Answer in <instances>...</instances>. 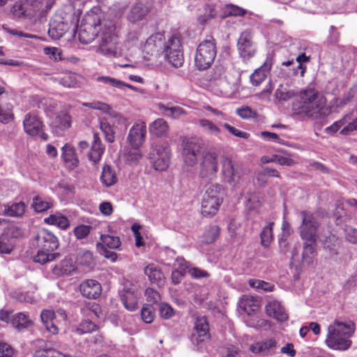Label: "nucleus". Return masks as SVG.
Listing matches in <instances>:
<instances>
[{
    "label": "nucleus",
    "instance_id": "obj_1",
    "mask_svg": "<svg viewBox=\"0 0 357 357\" xmlns=\"http://www.w3.org/2000/svg\"><path fill=\"white\" fill-rule=\"evenodd\" d=\"M84 23L79 29L78 37L82 43L89 44L97 39L98 50L105 56L117 54L118 36L113 20L103 17L99 8L87 13Z\"/></svg>",
    "mask_w": 357,
    "mask_h": 357
},
{
    "label": "nucleus",
    "instance_id": "obj_2",
    "mask_svg": "<svg viewBox=\"0 0 357 357\" xmlns=\"http://www.w3.org/2000/svg\"><path fill=\"white\" fill-rule=\"evenodd\" d=\"M354 324L351 321L335 319L328 326L325 343L333 350L346 351L351 346L350 337L354 333Z\"/></svg>",
    "mask_w": 357,
    "mask_h": 357
},
{
    "label": "nucleus",
    "instance_id": "obj_3",
    "mask_svg": "<svg viewBox=\"0 0 357 357\" xmlns=\"http://www.w3.org/2000/svg\"><path fill=\"white\" fill-rule=\"evenodd\" d=\"M37 243L39 250L34 257V261L37 263L45 264L52 261L59 257L58 252H53L59 246L57 237L47 229H41L37 236Z\"/></svg>",
    "mask_w": 357,
    "mask_h": 357
},
{
    "label": "nucleus",
    "instance_id": "obj_4",
    "mask_svg": "<svg viewBox=\"0 0 357 357\" xmlns=\"http://www.w3.org/2000/svg\"><path fill=\"white\" fill-rule=\"evenodd\" d=\"M225 190L219 184L208 185L202 199V214L206 217H212L218 211L222 203Z\"/></svg>",
    "mask_w": 357,
    "mask_h": 357
},
{
    "label": "nucleus",
    "instance_id": "obj_5",
    "mask_svg": "<svg viewBox=\"0 0 357 357\" xmlns=\"http://www.w3.org/2000/svg\"><path fill=\"white\" fill-rule=\"evenodd\" d=\"M217 55L215 40L211 37L202 41L197 47L195 65L199 70L208 69L213 63Z\"/></svg>",
    "mask_w": 357,
    "mask_h": 357
},
{
    "label": "nucleus",
    "instance_id": "obj_6",
    "mask_svg": "<svg viewBox=\"0 0 357 357\" xmlns=\"http://www.w3.org/2000/svg\"><path fill=\"white\" fill-rule=\"evenodd\" d=\"M149 159L157 171L166 170L169 164L170 149L168 143L160 140L151 143Z\"/></svg>",
    "mask_w": 357,
    "mask_h": 357
},
{
    "label": "nucleus",
    "instance_id": "obj_7",
    "mask_svg": "<svg viewBox=\"0 0 357 357\" xmlns=\"http://www.w3.org/2000/svg\"><path fill=\"white\" fill-rule=\"evenodd\" d=\"M165 59L174 68L181 67L184 61L181 39L176 34L171 36L166 41L162 54Z\"/></svg>",
    "mask_w": 357,
    "mask_h": 357
},
{
    "label": "nucleus",
    "instance_id": "obj_8",
    "mask_svg": "<svg viewBox=\"0 0 357 357\" xmlns=\"http://www.w3.org/2000/svg\"><path fill=\"white\" fill-rule=\"evenodd\" d=\"M182 157L188 166H194L198 158L204 153V144L197 137H184L182 140Z\"/></svg>",
    "mask_w": 357,
    "mask_h": 357
},
{
    "label": "nucleus",
    "instance_id": "obj_9",
    "mask_svg": "<svg viewBox=\"0 0 357 357\" xmlns=\"http://www.w3.org/2000/svg\"><path fill=\"white\" fill-rule=\"evenodd\" d=\"M298 102L293 104L294 110L303 109V112H310L311 109H316L320 107L319 92L312 87H307L301 90L298 93Z\"/></svg>",
    "mask_w": 357,
    "mask_h": 357
},
{
    "label": "nucleus",
    "instance_id": "obj_10",
    "mask_svg": "<svg viewBox=\"0 0 357 357\" xmlns=\"http://www.w3.org/2000/svg\"><path fill=\"white\" fill-rule=\"evenodd\" d=\"M218 169V155L213 151L204 152L200 163L199 176L202 178L213 179Z\"/></svg>",
    "mask_w": 357,
    "mask_h": 357
},
{
    "label": "nucleus",
    "instance_id": "obj_11",
    "mask_svg": "<svg viewBox=\"0 0 357 357\" xmlns=\"http://www.w3.org/2000/svg\"><path fill=\"white\" fill-rule=\"evenodd\" d=\"M301 217L302 219V224L300 227L301 238L306 241L315 240L319 226L316 218L312 213L305 211L301 213Z\"/></svg>",
    "mask_w": 357,
    "mask_h": 357
},
{
    "label": "nucleus",
    "instance_id": "obj_12",
    "mask_svg": "<svg viewBox=\"0 0 357 357\" xmlns=\"http://www.w3.org/2000/svg\"><path fill=\"white\" fill-rule=\"evenodd\" d=\"M165 36L161 33L151 35L146 41L143 52L150 57L149 60L156 59L160 54H162L165 45Z\"/></svg>",
    "mask_w": 357,
    "mask_h": 357
},
{
    "label": "nucleus",
    "instance_id": "obj_13",
    "mask_svg": "<svg viewBox=\"0 0 357 357\" xmlns=\"http://www.w3.org/2000/svg\"><path fill=\"white\" fill-rule=\"evenodd\" d=\"M237 45L239 54L245 61L253 57L257 52V47L252 42V34L248 30L241 34Z\"/></svg>",
    "mask_w": 357,
    "mask_h": 357
},
{
    "label": "nucleus",
    "instance_id": "obj_14",
    "mask_svg": "<svg viewBox=\"0 0 357 357\" xmlns=\"http://www.w3.org/2000/svg\"><path fill=\"white\" fill-rule=\"evenodd\" d=\"M152 6L151 0H137L131 6L127 14V19L132 23H135L144 19L149 13Z\"/></svg>",
    "mask_w": 357,
    "mask_h": 357
},
{
    "label": "nucleus",
    "instance_id": "obj_15",
    "mask_svg": "<svg viewBox=\"0 0 357 357\" xmlns=\"http://www.w3.org/2000/svg\"><path fill=\"white\" fill-rule=\"evenodd\" d=\"M67 21L61 15L55 14L50 20L48 35L54 40L60 39L68 30Z\"/></svg>",
    "mask_w": 357,
    "mask_h": 357
},
{
    "label": "nucleus",
    "instance_id": "obj_16",
    "mask_svg": "<svg viewBox=\"0 0 357 357\" xmlns=\"http://www.w3.org/2000/svg\"><path fill=\"white\" fill-rule=\"evenodd\" d=\"M146 124L143 121L136 122L130 128L128 140L131 146L140 147L145 141Z\"/></svg>",
    "mask_w": 357,
    "mask_h": 357
},
{
    "label": "nucleus",
    "instance_id": "obj_17",
    "mask_svg": "<svg viewBox=\"0 0 357 357\" xmlns=\"http://www.w3.org/2000/svg\"><path fill=\"white\" fill-rule=\"evenodd\" d=\"M192 341L197 344L204 342L210 338L209 326L205 317H197L195 321Z\"/></svg>",
    "mask_w": 357,
    "mask_h": 357
},
{
    "label": "nucleus",
    "instance_id": "obj_18",
    "mask_svg": "<svg viewBox=\"0 0 357 357\" xmlns=\"http://www.w3.org/2000/svg\"><path fill=\"white\" fill-rule=\"evenodd\" d=\"M273 63L272 55L268 54L263 65L256 69L250 75V82L254 86H259L269 74Z\"/></svg>",
    "mask_w": 357,
    "mask_h": 357
},
{
    "label": "nucleus",
    "instance_id": "obj_19",
    "mask_svg": "<svg viewBox=\"0 0 357 357\" xmlns=\"http://www.w3.org/2000/svg\"><path fill=\"white\" fill-rule=\"evenodd\" d=\"M82 295L89 299H96L102 292L100 284L95 280H86L79 284Z\"/></svg>",
    "mask_w": 357,
    "mask_h": 357
},
{
    "label": "nucleus",
    "instance_id": "obj_20",
    "mask_svg": "<svg viewBox=\"0 0 357 357\" xmlns=\"http://www.w3.org/2000/svg\"><path fill=\"white\" fill-rule=\"evenodd\" d=\"M250 349L255 354L273 356L277 354L278 342L273 338H270L252 344Z\"/></svg>",
    "mask_w": 357,
    "mask_h": 357
},
{
    "label": "nucleus",
    "instance_id": "obj_21",
    "mask_svg": "<svg viewBox=\"0 0 357 357\" xmlns=\"http://www.w3.org/2000/svg\"><path fill=\"white\" fill-rule=\"evenodd\" d=\"M222 173L224 179L230 185H235L239 180V176L236 172L231 158L224 157L222 160Z\"/></svg>",
    "mask_w": 357,
    "mask_h": 357
},
{
    "label": "nucleus",
    "instance_id": "obj_22",
    "mask_svg": "<svg viewBox=\"0 0 357 357\" xmlns=\"http://www.w3.org/2000/svg\"><path fill=\"white\" fill-rule=\"evenodd\" d=\"M50 125L57 134L60 130H66L70 126L71 116L68 113H52Z\"/></svg>",
    "mask_w": 357,
    "mask_h": 357
},
{
    "label": "nucleus",
    "instance_id": "obj_23",
    "mask_svg": "<svg viewBox=\"0 0 357 357\" xmlns=\"http://www.w3.org/2000/svg\"><path fill=\"white\" fill-rule=\"evenodd\" d=\"M144 273L152 284L160 287L165 282V275L161 268L153 263L148 264L144 267Z\"/></svg>",
    "mask_w": 357,
    "mask_h": 357
},
{
    "label": "nucleus",
    "instance_id": "obj_24",
    "mask_svg": "<svg viewBox=\"0 0 357 357\" xmlns=\"http://www.w3.org/2000/svg\"><path fill=\"white\" fill-rule=\"evenodd\" d=\"M24 130L30 135H36L40 132L43 124L36 113H29L25 116L23 121Z\"/></svg>",
    "mask_w": 357,
    "mask_h": 357
},
{
    "label": "nucleus",
    "instance_id": "obj_25",
    "mask_svg": "<svg viewBox=\"0 0 357 357\" xmlns=\"http://www.w3.org/2000/svg\"><path fill=\"white\" fill-rule=\"evenodd\" d=\"M266 312L268 316L280 321H285L288 318L284 308L278 301H269L266 305Z\"/></svg>",
    "mask_w": 357,
    "mask_h": 357
},
{
    "label": "nucleus",
    "instance_id": "obj_26",
    "mask_svg": "<svg viewBox=\"0 0 357 357\" xmlns=\"http://www.w3.org/2000/svg\"><path fill=\"white\" fill-rule=\"evenodd\" d=\"M138 298L137 291L132 289H125L121 295V301L129 311H135L137 308Z\"/></svg>",
    "mask_w": 357,
    "mask_h": 357
},
{
    "label": "nucleus",
    "instance_id": "obj_27",
    "mask_svg": "<svg viewBox=\"0 0 357 357\" xmlns=\"http://www.w3.org/2000/svg\"><path fill=\"white\" fill-rule=\"evenodd\" d=\"M40 318L47 331L54 335L59 333V328L56 323V316L53 310H45L42 311Z\"/></svg>",
    "mask_w": 357,
    "mask_h": 357
},
{
    "label": "nucleus",
    "instance_id": "obj_28",
    "mask_svg": "<svg viewBox=\"0 0 357 357\" xmlns=\"http://www.w3.org/2000/svg\"><path fill=\"white\" fill-rule=\"evenodd\" d=\"M75 271V266L70 259H64L52 269L54 275L58 276L71 275Z\"/></svg>",
    "mask_w": 357,
    "mask_h": 357
},
{
    "label": "nucleus",
    "instance_id": "obj_29",
    "mask_svg": "<svg viewBox=\"0 0 357 357\" xmlns=\"http://www.w3.org/2000/svg\"><path fill=\"white\" fill-rule=\"evenodd\" d=\"M33 324V321L29 316L24 312H18L12 316V325L19 331L28 328Z\"/></svg>",
    "mask_w": 357,
    "mask_h": 357
},
{
    "label": "nucleus",
    "instance_id": "obj_30",
    "mask_svg": "<svg viewBox=\"0 0 357 357\" xmlns=\"http://www.w3.org/2000/svg\"><path fill=\"white\" fill-rule=\"evenodd\" d=\"M54 206L53 200L50 197H45L40 195L33 198L31 207L37 213L45 211Z\"/></svg>",
    "mask_w": 357,
    "mask_h": 357
},
{
    "label": "nucleus",
    "instance_id": "obj_31",
    "mask_svg": "<svg viewBox=\"0 0 357 357\" xmlns=\"http://www.w3.org/2000/svg\"><path fill=\"white\" fill-rule=\"evenodd\" d=\"M46 224L55 225L61 229H66L70 226V221L67 217L60 213L50 215L44 219Z\"/></svg>",
    "mask_w": 357,
    "mask_h": 357
},
{
    "label": "nucleus",
    "instance_id": "obj_32",
    "mask_svg": "<svg viewBox=\"0 0 357 357\" xmlns=\"http://www.w3.org/2000/svg\"><path fill=\"white\" fill-rule=\"evenodd\" d=\"M169 126L162 119H158L149 126V132L156 137L165 136L168 132Z\"/></svg>",
    "mask_w": 357,
    "mask_h": 357
},
{
    "label": "nucleus",
    "instance_id": "obj_33",
    "mask_svg": "<svg viewBox=\"0 0 357 357\" xmlns=\"http://www.w3.org/2000/svg\"><path fill=\"white\" fill-rule=\"evenodd\" d=\"M121 244V243L119 237L109 234H101L100 241L96 243V245H100L104 248L114 250L118 249Z\"/></svg>",
    "mask_w": 357,
    "mask_h": 357
},
{
    "label": "nucleus",
    "instance_id": "obj_34",
    "mask_svg": "<svg viewBox=\"0 0 357 357\" xmlns=\"http://www.w3.org/2000/svg\"><path fill=\"white\" fill-rule=\"evenodd\" d=\"M100 181L106 187L112 186L116 183L117 177L116 173L110 166L105 165L102 167Z\"/></svg>",
    "mask_w": 357,
    "mask_h": 357
},
{
    "label": "nucleus",
    "instance_id": "obj_35",
    "mask_svg": "<svg viewBox=\"0 0 357 357\" xmlns=\"http://www.w3.org/2000/svg\"><path fill=\"white\" fill-rule=\"evenodd\" d=\"M3 213L10 217H22L26 210V205L24 202L14 203L10 206H3Z\"/></svg>",
    "mask_w": 357,
    "mask_h": 357
},
{
    "label": "nucleus",
    "instance_id": "obj_36",
    "mask_svg": "<svg viewBox=\"0 0 357 357\" xmlns=\"http://www.w3.org/2000/svg\"><path fill=\"white\" fill-rule=\"evenodd\" d=\"M261 161L264 164L275 162L280 165L286 166H292L295 164V161L293 159L280 155H273L271 156L264 155L261 157Z\"/></svg>",
    "mask_w": 357,
    "mask_h": 357
},
{
    "label": "nucleus",
    "instance_id": "obj_37",
    "mask_svg": "<svg viewBox=\"0 0 357 357\" xmlns=\"http://www.w3.org/2000/svg\"><path fill=\"white\" fill-rule=\"evenodd\" d=\"M76 260L78 264L86 267H91L95 264L93 253L84 249L79 250Z\"/></svg>",
    "mask_w": 357,
    "mask_h": 357
},
{
    "label": "nucleus",
    "instance_id": "obj_38",
    "mask_svg": "<svg viewBox=\"0 0 357 357\" xmlns=\"http://www.w3.org/2000/svg\"><path fill=\"white\" fill-rule=\"evenodd\" d=\"M316 255L315 240L307 241L303 245V261L310 264Z\"/></svg>",
    "mask_w": 357,
    "mask_h": 357
},
{
    "label": "nucleus",
    "instance_id": "obj_39",
    "mask_svg": "<svg viewBox=\"0 0 357 357\" xmlns=\"http://www.w3.org/2000/svg\"><path fill=\"white\" fill-rule=\"evenodd\" d=\"M96 80L99 82H102L118 89H121L122 87L126 86L132 90L135 89V86L111 77L99 76L96 78Z\"/></svg>",
    "mask_w": 357,
    "mask_h": 357
},
{
    "label": "nucleus",
    "instance_id": "obj_40",
    "mask_svg": "<svg viewBox=\"0 0 357 357\" xmlns=\"http://www.w3.org/2000/svg\"><path fill=\"white\" fill-rule=\"evenodd\" d=\"M25 17H31L43 7V2L39 0H24Z\"/></svg>",
    "mask_w": 357,
    "mask_h": 357
},
{
    "label": "nucleus",
    "instance_id": "obj_41",
    "mask_svg": "<svg viewBox=\"0 0 357 357\" xmlns=\"http://www.w3.org/2000/svg\"><path fill=\"white\" fill-rule=\"evenodd\" d=\"M256 299L252 296H243L239 301L238 305L244 312L250 314V311H255L257 307Z\"/></svg>",
    "mask_w": 357,
    "mask_h": 357
},
{
    "label": "nucleus",
    "instance_id": "obj_42",
    "mask_svg": "<svg viewBox=\"0 0 357 357\" xmlns=\"http://www.w3.org/2000/svg\"><path fill=\"white\" fill-rule=\"evenodd\" d=\"M62 157L64 161L71 165L77 166L79 160L75 155L74 149L72 146L66 144L62 148Z\"/></svg>",
    "mask_w": 357,
    "mask_h": 357
},
{
    "label": "nucleus",
    "instance_id": "obj_43",
    "mask_svg": "<svg viewBox=\"0 0 357 357\" xmlns=\"http://www.w3.org/2000/svg\"><path fill=\"white\" fill-rule=\"evenodd\" d=\"M273 222H269L267 226L263 228L260 234L261 243L264 247H268L273 240Z\"/></svg>",
    "mask_w": 357,
    "mask_h": 357
},
{
    "label": "nucleus",
    "instance_id": "obj_44",
    "mask_svg": "<svg viewBox=\"0 0 357 357\" xmlns=\"http://www.w3.org/2000/svg\"><path fill=\"white\" fill-rule=\"evenodd\" d=\"M139 147L131 146L124 151V155L127 160L132 162H138L142 157V154L139 149Z\"/></svg>",
    "mask_w": 357,
    "mask_h": 357
},
{
    "label": "nucleus",
    "instance_id": "obj_45",
    "mask_svg": "<svg viewBox=\"0 0 357 357\" xmlns=\"http://www.w3.org/2000/svg\"><path fill=\"white\" fill-rule=\"evenodd\" d=\"M296 92L294 90H287L280 85L275 91V96L277 99L280 100H288L296 96Z\"/></svg>",
    "mask_w": 357,
    "mask_h": 357
},
{
    "label": "nucleus",
    "instance_id": "obj_46",
    "mask_svg": "<svg viewBox=\"0 0 357 357\" xmlns=\"http://www.w3.org/2000/svg\"><path fill=\"white\" fill-rule=\"evenodd\" d=\"M219 227L216 225L211 226L204 234V242L206 244L212 243L219 235Z\"/></svg>",
    "mask_w": 357,
    "mask_h": 357
},
{
    "label": "nucleus",
    "instance_id": "obj_47",
    "mask_svg": "<svg viewBox=\"0 0 357 357\" xmlns=\"http://www.w3.org/2000/svg\"><path fill=\"white\" fill-rule=\"evenodd\" d=\"M141 316L145 323L153 322L155 317L153 307L151 305H144L141 310Z\"/></svg>",
    "mask_w": 357,
    "mask_h": 357
},
{
    "label": "nucleus",
    "instance_id": "obj_48",
    "mask_svg": "<svg viewBox=\"0 0 357 357\" xmlns=\"http://www.w3.org/2000/svg\"><path fill=\"white\" fill-rule=\"evenodd\" d=\"M96 325L91 321L84 320L79 324V326L76 328V332L79 335L89 333L96 330Z\"/></svg>",
    "mask_w": 357,
    "mask_h": 357
},
{
    "label": "nucleus",
    "instance_id": "obj_49",
    "mask_svg": "<svg viewBox=\"0 0 357 357\" xmlns=\"http://www.w3.org/2000/svg\"><path fill=\"white\" fill-rule=\"evenodd\" d=\"M104 150L103 146H98L97 144L91 146V151L89 153V160L93 162V164H97L100 160Z\"/></svg>",
    "mask_w": 357,
    "mask_h": 357
},
{
    "label": "nucleus",
    "instance_id": "obj_50",
    "mask_svg": "<svg viewBox=\"0 0 357 357\" xmlns=\"http://www.w3.org/2000/svg\"><path fill=\"white\" fill-rule=\"evenodd\" d=\"M100 128L105 134V139L109 142H112L114 137L110 123L105 119H101L100 121Z\"/></svg>",
    "mask_w": 357,
    "mask_h": 357
},
{
    "label": "nucleus",
    "instance_id": "obj_51",
    "mask_svg": "<svg viewBox=\"0 0 357 357\" xmlns=\"http://www.w3.org/2000/svg\"><path fill=\"white\" fill-rule=\"evenodd\" d=\"M249 284L253 288L261 289L266 291H272L274 289L273 284L259 280H250Z\"/></svg>",
    "mask_w": 357,
    "mask_h": 357
},
{
    "label": "nucleus",
    "instance_id": "obj_52",
    "mask_svg": "<svg viewBox=\"0 0 357 357\" xmlns=\"http://www.w3.org/2000/svg\"><path fill=\"white\" fill-rule=\"evenodd\" d=\"M225 13L229 16H243L246 13V10L237 6L229 4L225 7Z\"/></svg>",
    "mask_w": 357,
    "mask_h": 357
},
{
    "label": "nucleus",
    "instance_id": "obj_53",
    "mask_svg": "<svg viewBox=\"0 0 357 357\" xmlns=\"http://www.w3.org/2000/svg\"><path fill=\"white\" fill-rule=\"evenodd\" d=\"M97 251L100 255L105 257L106 259L110 260L112 262H115L118 258V255L114 251H111L102 245H96Z\"/></svg>",
    "mask_w": 357,
    "mask_h": 357
},
{
    "label": "nucleus",
    "instance_id": "obj_54",
    "mask_svg": "<svg viewBox=\"0 0 357 357\" xmlns=\"http://www.w3.org/2000/svg\"><path fill=\"white\" fill-rule=\"evenodd\" d=\"M200 126L206 130L211 134L218 135L220 133L219 128L213 122L207 119L199 120Z\"/></svg>",
    "mask_w": 357,
    "mask_h": 357
},
{
    "label": "nucleus",
    "instance_id": "obj_55",
    "mask_svg": "<svg viewBox=\"0 0 357 357\" xmlns=\"http://www.w3.org/2000/svg\"><path fill=\"white\" fill-rule=\"evenodd\" d=\"M83 105L88 107L91 109L100 110L102 112H109L112 109L110 105L98 101H94L92 102H85L83 103Z\"/></svg>",
    "mask_w": 357,
    "mask_h": 357
},
{
    "label": "nucleus",
    "instance_id": "obj_56",
    "mask_svg": "<svg viewBox=\"0 0 357 357\" xmlns=\"http://www.w3.org/2000/svg\"><path fill=\"white\" fill-rule=\"evenodd\" d=\"M91 229L90 226L81 225L76 227L73 231L77 239H83L89 234Z\"/></svg>",
    "mask_w": 357,
    "mask_h": 357
},
{
    "label": "nucleus",
    "instance_id": "obj_57",
    "mask_svg": "<svg viewBox=\"0 0 357 357\" xmlns=\"http://www.w3.org/2000/svg\"><path fill=\"white\" fill-rule=\"evenodd\" d=\"M13 245L8 238L6 236H0V252L9 254L13 250Z\"/></svg>",
    "mask_w": 357,
    "mask_h": 357
},
{
    "label": "nucleus",
    "instance_id": "obj_58",
    "mask_svg": "<svg viewBox=\"0 0 357 357\" xmlns=\"http://www.w3.org/2000/svg\"><path fill=\"white\" fill-rule=\"evenodd\" d=\"M159 312L160 316L165 319L171 318L174 313L173 308L165 303H162L160 305Z\"/></svg>",
    "mask_w": 357,
    "mask_h": 357
},
{
    "label": "nucleus",
    "instance_id": "obj_59",
    "mask_svg": "<svg viewBox=\"0 0 357 357\" xmlns=\"http://www.w3.org/2000/svg\"><path fill=\"white\" fill-rule=\"evenodd\" d=\"M344 234L347 240L353 243L357 244V229L350 227L346 226L344 228Z\"/></svg>",
    "mask_w": 357,
    "mask_h": 357
},
{
    "label": "nucleus",
    "instance_id": "obj_60",
    "mask_svg": "<svg viewBox=\"0 0 357 357\" xmlns=\"http://www.w3.org/2000/svg\"><path fill=\"white\" fill-rule=\"evenodd\" d=\"M215 15L216 13L214 10V8L212 6H208L206 10V14L199 16L198 20L201 24H204L209 20L215 17Z\"/></svg>",
    "mask_w": 357,
    "mask_h": 357
},
{
    "label": "nucleus",
    "instance_id": "obj_61",
    "mask_svg": "<svg viewBox=\"0 0 357 357\" xmlns=\"http://www.w3.org/2000/svg\"><path fill=\"white\" fill-rule=\"evenodd\" d=\"M147 301L150 303H156L160 300V294L152 288H147L145 291Z\"/></svg>",
    "mask_w": 357,
    "mask_h": 357
},
{
    "label": "nucleus",
    "instance_id": "obj_62",
    "mask_svg": "<svg viewBox=\"0 0 357 357\" xmlns=\"http://www.w3.org/2000/svg\"><path fill=\"white\" fill-rule=\"evenodd\" d=\"M220 86V92L225 96L231 95L236 89L235 84L231 85L225 80H221Z\"/></svg>",
    "mask_w": 357,
    "mask_h": 357
},
{
    "label": "nucleus",
    "instance_id": "obj_63",
    "mask_svg": "<svg viewBox=\"0 0 357 357\" xmlns=\"http://www.w3.org/2000/svg\"><path fill=\"white\" fill-rule=\"evenodd\" d=\"M174 267L176 268V269H178V271H183V272L187 273L190 266L184 258L177 257L174 263Z\"/></svg>",
    "mask_w": 357,
    "mask_h": 357
},
{
    "label": "nucleus",
    "instance_id": "obj_64",
    "mask_svg": "<svg viewBox=\"0 0 357 357\" xmlns=\"http://www.w3.org/2000/svg\"><path fill=\"white\" fill-rule=\"evenodd\" d=\"M24 5L25 1L24 0H21L18 2H17L12 8V12L15 16L17 17H22L25 16V11L24 10Z\"/></svg>",
    "mask_w": 357,
    "mask_h": 357
}]
</instances>
